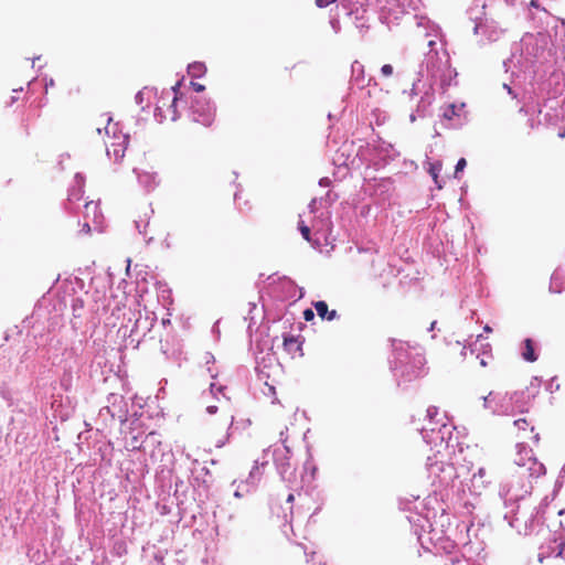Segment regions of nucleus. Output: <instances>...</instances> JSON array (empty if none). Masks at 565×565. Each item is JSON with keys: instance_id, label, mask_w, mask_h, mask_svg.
Segmentation results:
<instances>
[{"instance_id": "obj_1", "label": "nucleus", "mask_w": 565, "mask_h": 565, "mask_svg": "<svg viewBox=\"0 0 565 565\" xmlns=\"http://www.w3.org/2000/svg\"><path fill=\"white\" fill-rule=\"evenodd\" d=\"M545 473V467L532 456L523 461L515 460V466L510 476L501 483L499 495L503 500V519L509 526L519 534L531 535L534 531V510L529 512L525 505L526 497L532 491V477H540Z\"/></svg>"}, {"instance_id": "obj_2", "label": "nucleus", "mask_w": 565, "mask_h": 565, "mask_svg": "<svg viewBox=\"0 0 565 565\" xmlns=\"http://www.w3.org/2000/svg\"><path fill=\"white\" fill-rule=\"evenodd\" d=\"M418 499V497L414 500L403 499L399 501V508L411 512L406 518L420 546L427 551H431V547H434L436 552H446L449 555L447 562H449L450 565H461L465 563V561H461L459 556L454 553L457 544L449 539H444L438 535L439 533L433 527L430 510L427 508L426 503L423 501L419 502ZM446 564L448 565V563Z\"/></svg>"}, {"instance_id": "obj_3", "label": "nucleus", "mask_w": 565, "mask_h": 565, "mask_svg": "<svg viewBox=\"0 0 565 565\" xmlns=\"http://www.w3.org/2000/svg\"><path fill=\"white\" fill-rule=\"evenodd\" d=\"M552 40L546 32L525 33L512 47L511 56L503 62L505 72H526L536 63H545L552 56Z\"/></svg>"}, {"instance_id": "obj_4", "label": "nucleus", "mask_w": 565, "mask_h": 565, "mask_svg": "<svg viewBox=\"0 0 565 565\" xmlns=\"http://www.w3.org/2000/svg\"><path fill=\"white\" fill-rule=\"evenodd\" d=\"M390 341L392 355L388 363L398 386L426 374V360L420 347L411 345L408 342L396 339Z\"/></svg>"}, {"instance_id": "obj_5", "label": "nucleus", "mask_w": 565, "mask_h": 565, "mask_svg": "<svg viewBox=\"0 0 565 565\" xmlns=\"http://www.w3.org/2000/svg\"><path fill=\"white\" fill-rule=\"evenodd\" d=\"M437 42L435 40L428 41L429 51L425 55V60L422 64L420 74H423V66L426 67V73L430 77L433 84H439L443 92L455 84L457 72L450 65V57L446 49L440 44L438 50Z\"/></svg>"}, {"instance_id": "obj_6", "label": "nucleus", "mask_w": 565, "mask_h": 565, "mask_svg": "<svg viewBox=\"0 0 565 565\" xmlns=\"http://www.w3.org/2000/svg\"><path fill=\"white\" fill-rule=\"evenodd\" d=\"M350 266L359 273H366L374 278L383 276L387 265L376 244L356 245L347 249Z\"/></svg>"}, {"instance_id": "obj_7", "label": "nucleus", "mask_w": 565, "mask_h": 565, "mask_svg": "<svg viewBox=\"0 0 565 565\" xmlns=\"http://www.w3.org/2000/svg\"><path fill=\"white\" fill-rule=\"evenodd\" d=\"M469 19L475 23L473 33L480 36V42L492 43L498 41L507 31L501 25V20L508 13H498L491 15L490 9H481L480 11H473L472 4L467 10Z\"/></svg>"}, {"instance_id": "obj_8", "label": "nucleus", "mask_w": 565, "mask_h": 565, "mask_svg": "<svg viewBox=\"0 0 565 565\" xmlns=\"http://www.w3.org/2000/svg\"><path fill=\"white\" fill-rule=\"evenodd\" d=\"M523 397V393H500L490 392L487 396H483V407L489 409L493 415H505L513 416L516 412H523L520 402Z\"/></svg>"}, {"instance_id": "obj_9", "label": "nucleus", "mask_w": 565, "mask_h": 565, "mask_svg": "<svg viewBox=\"0 0 565 565\" xmlns=\"http://www.w3.org/2000/svg\"><path fill=\"white\" fill-rule=\"evenodd\" d=\"M132 320L134 322L131 326H121L119 332H121L124 337H127V345L130 344L137 348L147 333L151 331L156 317L153 313H146L142 316L140 311H130L128 321L131 322Z\"/></svg>"}, {"instance_id": "obj_10", "label": "nucleus", "mask_w": 565, "mask_h": 565, "mask_svg": "<svg viewBox=\"0 0 565 565\" xmlns=\"http://www.w3.org/2000/svg\"><path fill=\"white\" fill-rule=\"evenodd\" d=\"M456 427L448 423H443L440 427L436 428H422L420 434L424 441L431 448H436V452L440 454L441 450H455L458 445L457 437H454Z\"/></svg>"}, {"instance_id": "obj_11", "label": "nucleus", "mask_w": 565, "mask_h": 565, "mask_svg": "<svg viewBox=\"0 0 565 565\" xmlns=\"http://www.w3.org/2000/svg\"><path fill=\"white\" fill-rule=\"evenodd\" d=\"M557 105V100L550 99L548 103H545L543 106L540 104L524 105L523 107H521L520 111L529 116H532L535 113L537 114L536 119L533 117L529 119L531 122V127H534L535 122L537 125H555L559 118Z\"/></svg>"}, {"instance_id": "obj_12", "label": "nucleus", "mask_w": 565, "mask_h": 565, "mask_svg": "<svg viewBox=\"0 0 565 565\" xmlns=\"http://www.w3.org/2000/svg\"><path fill=\"white\" fill-rule=\"evenodd\" d=\"M274 462L276 469L284 482L289 488H292V483L296 481V469L290 463V449L288 446L276 448L273 452Z\"/></svg>"}, {"instance_id": "obj_13", "label": "nucleus", "mask_w": 565, "mask_h": 565, "mask_svg": "<svg viewBox=\"0 0 565 565\" xmlns=\"http://www.w3.org/2000/svg\"><path fill=\"white\" fill-rule=\"evenodd\" d=\"M190 116L193 121L209 127L214 121L215 106L209 99L203 97H195L191 103Z\"/></svg>"}, {"instance_id": "obj_14", "label": "nucleus", "mask_w": 565, "mask_h": 565, "mask_svg": "<svg viewBox=\"0 0 565 565\" xmlns=\"http://www.w3.org/2000/svg\"><path fill=\"white\" fill-rule=\"evenodd\" d=\"M107 403L108 405L100 408L99 417H104V412H107L111 419H118L120 423L127 422L128 407L124 396L111 393L107 397Z\"/></svg>"}, {"instance_id": "obj_15", "label": "nucleus", "mask_w": 565, "mask_h": 565, "mask_svg": "<svg viewBox=\"0 0 565 565\" xmlns=\"http://www.w3.org/2000/svg\"><path fill=\"white\" fill-rule=\"evenodd\" d=\"M515 0H475L472 2V12L481 9H490L491 15L498 13H511Z\"/></svg>"}, {"instance_id": "obj_16", "label": "nucleus", "mask_w": 565, "mask_h": 565, "mask_svg": "<svg viewBox=\"0 0 565 565\" xmlns=\"http://www.w3.org/2000/svg\"><path fill=\"white\" fill-rule=\"evenodd\" d=\"M443 457L441 452H435L433 456H428L427 458L426 470L433 484H436L441 471H444V468L447 465V461H445Z\"/></svg>"}, {"instance_id": "obj_17", "label": "nucleus", "mask_w": 565, "mask_h": 565, "mask_svg": "<svg viewBox=\"0 0 565 565\" xmlns=\"http://www.w3.org/2000/svg\"><path fill=\"white\" fill-rule=\"evenodd\" d=\"M370 81H366L365 73H364V66L359 61H354L351 64V78H350V87L349 89L351 92L354 90V88L363 89L369 85Z\"/></svg>"}, {"instance_id": "obj_18", "label": "nucleus", "mask_w": 565, "mask_h": 565, "mask_svg": "<svg viewBox=\"0 0 565 565\" xmlns=\"http://www.w3.org/2000/svg\"><path fill=\"white\" fill-rule=\"evenodd\" d=\"M85 301L81 297H73L71 300L72 315L71 324L73 330L77 331L83 327V318L85 316Z\"/></svg>"}, {"instance_id": "obj_19", "label": "nucleus", "mask_w": 565, "mask_h": 565, "mask_svg": "<svg viewBox=\"0 0 565 565\" xmlns=\"http://www.w3.org/2000/svg\"><path fill=\"white\" fill-rule=\"evenodd\" d=\"M373 151L376 156H379L382 160H394L399 156V153L395 150L394 146L387 141L382 140L379 138L373 145H372Z\"/></svg>"}, {"instance_id": "obj_20", "label": "nucleus", "mask_w": 565, "mask_h": 565, "mask_svg": "<svg viewBox=\"0 0 565 565\" xmlns=\"http://www.w3.org/2000/svg\"><path fill=\"white\" fill-rule=\"evenodd\" d=\"M84 218L89 220L93 223L94 230L102 232L103 214L99 210V205L96 202H87L84 205Z\"/></svg>"}, {"instance_id": "obj_21", "label": "nucleus", "mask_w": 565, "mask_h": 565, "mask_svg": "<svg viewBox=\"0 0 565 565\" xmlns=\"http://www.w3.org/2000/svg\"><path fill=\"white\" fill-rule=\"evenodd\" d=\"M134 172L137 175L139 184L147 191L154 190L159 184L158 175L156 172L139 171L136 168L134 169Z\"/></svg>"}, {"instance_id": "obj_22", "label": "nucleus", "mask_w": 565, "mask_h": 565, "mask_svg": "<svg viewBox=\"0 0 565 565\" xmlns=\"http://www.w3.org/2000/svg\"><path fill=\"white\" fill-rule=\"evenodd\" d=\"M434 102V93L430 90H426L417 105L416 113H412L409 116L411 121H415L416 116L418 117H425L427 115L428 108Z\"/></svg>"}, {"instance_id": "obj_23", "label": "nucleus", "mask_w": 565, "mask_h": 565, "mask_svg": "<svg viewBox=\"0 0 565 565\" xmlns=\"http://www.w3.org/2000/svg\"><path fill=\"white\" fill-rule=\"evenodd\" d=\"M457 468L454 466V463L447 462V465L444 468V471H441L440 477L438 478L436 484L440 488H447L454 484L455 480L458 478Z\"/></svg>"}, {"instance_id": "obj_24", "label": "nucleus", "mask_w": 565, "mask_h": 565, "mask_svg": "<svg viewBox=\"0 0 565 565\" xmlns=\"http://www.w3.org/2000/svg\"><path fill=\"white\" fill-rule=\"evenodd\" d=\"M85 175L77 172L74 177V183L68 189V201L77 202L84 194Z\"/></svg>"}, {"instance_id": "obj_25", "label": "nucleus", "mask_w": 565, "mask_h": 565, "mask_svg": "<svg viewBox=\"0 0 565 565\" xmlns=\"http://www.w3.org/2000/svg\"><path fill=\"white\" fill-rule=\"evenodd\" d=\"M376 3L383 12L392 14L395 19L405 12V7L399 0H376Z\"/></svg>"}, {"instance_id": "obj_26", "label": "nucleus", "mask_w": 565, "mask_h": 565, "mask_svg": "<svg viewBox=\"0 0 565 565\" xmlns=\"http://www.w3.org/2000/svg\"><path fill=\"white\" fill-rule=\"evenodd\" d=\"M282 286L287 289V299L291 301H297L301 299L305 295V290L301 287H298L294 280L289 278H284Z\"/></svg>"}, {"instance_id": "obj_27", "label": "nucleus", "mask_w": 565, "mask_h": 565, "mask_svg": "<svg viewBox=\"0 0 565 565\" xmlns=\"http://www.w3.org/2000/svg\"><path fill=\"white\" fill-rule=\"evenodd\" d=\"M128 138H129L128 135H124L121 142H118V143L113 142L111 143L113 150H110V148L107 147V156L109 158L113 157L116 162L120 161L125 157Z\"/></svg>"}, {"instance_id": "obj_28", "label": "nucleus", "mask_w": 565, "mask_h": 565, "mask_svg": "<svg viewBox=\"0 0 565 565\" xmlns=\"http://www.w3.org/2000/svg\"><path fill=\"white\" fill-rule=\"evenodd\" d=\"M565 289V277L561 268L554 270L551 276L550 291L561 294Z\"/></svg>"}, {"instance_id": "obj_29", "label": "nucleus", "mask_w": 565, "mask_h": 565, "mask_svg": "<svg viewBox=\"0 0 565 565\" xmlns=\"http://www.w3.org/2000/svg\"><path fill=\"white\" fill-rule=\"evenodd\" d=\"M490 482L491 481L487 479V470L484 468H479L471 478V486L476 492L486 489Z\"/></svg>"}, {"instance_id": "obj_30", "label": "nucleus", "mask_w": 565, "mask_h": 565, "mask_svg": "<svg viewBox=\"0 0 565 565\" xmlns=\"http://www.w3.org/2000/svg\"><path fill=\"white\" fill-rule=\"evenodd\" d=\"M313 307L318 313V316L322 319H326L328 321H332L338 318L337 310H329L328 303L323 300L316 301L313 303Z\"/></svg>"}, {"instance_id": "obj_31", "label": "nucleus", "mask_w": 565, "mask_h": 565, "mask_svg": "<svg viewBox=\"0 0 565 565\" xmlns=\"http://www.w3.org/2000/svg\"><path fill=\"white\" fill-rule=\"evenodd\" d=\"M341 3L345 9H348L347 13L349 15L354 14L356 20L363 19V13L365 12V10L363 9V6H364L363 1H359V0L355 1L354 3H352V7H351L350 0H342Z\"/></svg>"}, {"instance_id": "obj_32", "label": "nucleus", "mask_w": 565, "mask_h": 565, "mask_svg": "<svg viewBox=\"0 0 565 565\" xmlns=\"http://www.w3.org/2000/svg\"><path fill=\"white\" fill-rule=\"evenodd\" d=\"M521 355L527 362H535L537 360L534 342L531 339L527 338L523 341Z\"/></svg>"}, {"instance_id": "obj_33", "label": "nucleus", "mask_w": 565, "mask_h": 565, "mask_svg": "<svg viewBox=\"0 0 565 565\" xmlns=\"http://www.w3.org/2000/svg\"><path fill=\"white\" fill-rule=\"evenodd\" d=\"M284 347L288 353L295 354L297 352H301L302 342L297 337H292V335L285 337L284 338Z\"/></svg>"}, {"instance_id": "obj_34", "label": "nucleus", "mask_w": 565, "mask_h": 565, "mask_svg": "<svg viewBox=\"0 0 565 565\" xmlns=\"http://www.w3.org/2000/svg\"><path fill=\"white\" fill-rule=\"evenodd\" d=\"M438 408L436 406H429L427 408L426 414V425L423 428H438L443 423L440 420L436 419V416L438 415Z\"/></svg>"}, {"instance_id": "obj_35", "label": "nucleus", "mask_w": 565, "mask_h": 565, "mask_svg": "<svg viewBox=\"0 0 565 565\" xmlns=\"http://www.w3.org/2000/svg\"><path fill=\"white\" fill-rule=\"evenodd\" d=\"M259 478H260V471H259L258 461H255L254 467L249 471L248 478L244 482H242V484H245L247 487L246 491H249V488H254L256 486V483L258 482Z\"/></svg>"}, {"instance_id": "obj_36", "label": "nucleus", "mask_w": 565, "mask_h": 565, "mask_svg": "<svg viewBox=\"0 0 565 565\" xmlns=\"http://www.w3.org/2000/svg\"><path fill=\"white\" fill-rule=\"evenodd\" d=\"M206 72V67L204 63L202 62H193L188 65V74L192 78H200L202 77Z\"/></svg>"}, {"instance_id": "obj_37", "label": "nucleus", "mask_w": 565, "mask_h": 565, "mask_svg": "<svg viewBox=\"0 0 565 565\" xmlns=\"http://www.w3.org/2000/svg\"><path fill=\"white\" fill-rule=\"evenodd\" d=\"M181 83L178 82L174 86H172V92H173V98H172V102L169 106V110H171L172 113V116H171V120L172 121H175L178 118H179V114L177 111V102L179 100V93H178V89L180 87Z\"/></svg>"}, {"instance_id": "obj_38", "label": "nucleus", "mask_w": 565, "mask_h": 565, "mask_svg": "<svg viewBox=\"0 0 565 565\" xmlns=\"http://www.w3.org/2000/svg\"><path fill=\"white\" fill-rule=\"evenodd\" d=\"M463 106V104L460 107L455 104L447 105L443 111V118L451 120L454 117L459 116V110H461Z\"/></svg>"}, {"instance_id": "obj_39", "label": "nucleus", "mask_w": 565, "mask_h": 565, "mask_svg": "<svg viewBox=\"0 0 565 565\" xmlns=\"http://www.w3.org/2000/svg\"><path fill=\"white\" fill-rule=\"evenodd\" d=\"M257 309V305L255 302H249V311H248V315L245 317V320H248V326H247V332L249 334H252V331H253V326L256 323V319H255V316L253 315V312Z\"/></svg>"}, {"instance_id": "obj_40", "label": "nucleus", "mask_w": 565, "mask_h": 565, "mask_svg": "<svg viewBox=\"0 0 565 565\" xmlns=\"http://www.w3.org/2000/svg\"><path fill=\"white\" fill-rule=\"evenodd\" d=\"M443 164L440 161L429 163L428 173L434 179L435 183L438 184V175L441 171Z\"/></svg>"}, {"instance_id": "obj_41", "label": "nucleus", "mask_w": 565, "mask_h": 565, "mask_svg": "<svg viewBox=\"0 0 565 565\" xmlns=\"http://www.w3.org/2000/svg\"><path fill=\"white\" fill-rule=\"evenodd\" d=\"M148 224H149L148 220L135 221V226H136L138 233L140 235H142L143 237H146V228H147ZM145 239L149 244L152 241V237L145 238Z\"/></svg>"}, {"instance_id": "obj_42", "label": "nucleus", "mask_w": 565, "mask_h": 565, "mask_svg": "<svg viewBox=\"0 0 565 565\" xmlns=\"http://www.w3.org/2000/svg\"><path fill=\"white\" fill-rule=\"evenodd\" d=\"M298 230L299 232L301 233L302 237L307 241V242H311V237H310V227L308 225L305 224V222L302 220H300L298 222Z\"/></svg>"}, {"instance_id": "obj_43", "label": "nucleus", "mask_w": 565, "mask_h": 565, "mask_svg": "<svg viewBox=\"0 0 565 565\" xmlns=\"http://www.w3.org/2000/svg\"><path fill=\"white\" fill-rule=\"evenodd\" d=\"M118 124L111 125V118L108 117L107 126L105 127V131L107 135L113 134L114 138H117Z\"/></svg>"}, {"instance_id": "obj_44", "label": "nucleus", "mask_w": 565, "mask_h": 565, "mask_svg": "<svg viewBox=\"0 0 565 565\" xmlns=\"http://www.w3.org/2000/svg\"><path fill=\"white\" fill-rule=\"evenodd\" d=\"M322 203H323V199H322V198H319V199H318V198H313V199L310 201L309 205H308L309 212H310L311 214H316V213L318 212V207H317V205H318V204L322 205Z\"/></svg>"}, {"instance_id": "obj_45", "label": "nucleus", "mask_w": 565, "mask_h": 565, "mask_svg": "<svg viewBox=\"0 0 565 565\" xmlns=\"http://www.w3.org/2000/svg\"><path fill=\"white\" fill-rule=\"evenodd\" d=\"M414 19H416V24L418 29H425L427 30V25L430 23L429 19L426 17H417L415 15Z\"/></svg>"}, {"instance_id": "obj_46", "label": "nucleus", "mask_w": 565, "mask_h": 565, "mask_svg": "<svg viewBox=\"0 0 565 565\" xmlns=\"http://www.w3.org/2000/svg\"><path fill=\"white\" fill-rule=\"evenodd\" d=\"M303 468H305L306 471L308 469H311V475L310 476H308V475L302 476V481L305 482L306 480L310 481L311 479H313V476H315V472H316V467L311 466V463L308 461V462L305 463Z\"/></svg>"}, {"instance_id": "obj_47", "label": "nucleus", "mask_w": 565, "mask_h": 565, "mask_svg": "<svg viewBox=\"0 0 565 565\" xmlns=\"http://www.w3.org/2000/svg\"><path fill=\"white\" fill-rule=\"evenodd\" d=\"M467 166V161L465 158H460L457 163H456V167H455V178L458 177V173L463 171V169L466 168Z\"/></svg>"}, {"instance_id": "obj_48", "label": "nucleus", "mask_w": 565, "mask_h": 565, "mask_svg": "<svg viewBox=\"0 0 565 565\" xmlns=\"http://www.w3.org/2000/svg\"><path fill=\"white\" fill-rule=\"evenodd\" d=\"M322 199L323 203H326L327 206H329L338 199V195L332 193L331 191H328L326 196H323Z\"/></svg>"}, {"instance_id": "obj_49", "label": "nucleus", "mask_w": 565, "mask_h": 565, "mask_svg": "<svg viewBox=\"0 0 565 565\" xmlns=\"http://www.w3.org/2000/svg\"><path fill=\"white\" fill-rule=\"evenodd\" d=\"M381 74L384 76V77H388L393 74V66L391 64H384L382 67H381Z\"/></svg>"}, {"instance_id": "obj_50", "label": "nucleus", "mask_w": 565, "mask_h": 565, "mask_svg": "<svg viewBox=\"0 0 565 565\" xmlns=\"http://www.w3.org/2000/svg\"><path fill=\"white\" fill-rule=\"evenodd\" d=\"M154 118L158 122H162L166 119V116L162 113L161 106H157L154 109Z\"/></svg>"}, {"instance_id": "obj_51", "label": "nucleus", "mask_w": 565, "mask_h": 565, "mask_svg": "<svg viewBox=\"0 0 565 565\" xmlns=\"http://www.w3.org/2000/svg\"><path fill=\"white\" fill-rule=\"evenodd\" d=\"M135 100H136V104L140 105L141 106V109L145 110V106H142L143 104V100H145V92L143 90H139L136 96H135Z\"/></svg>"}, {"instance_id": "obj_52", "label": "nucleus", "mask_w": 565, "mask_h": 565, "mask_svg": "<svg viewBox=\"0 0 565 565\" xmlns=\"http://www.w3.org/2000/svg\"><path fill=\"white\" fill-rule=\"evenodd\" d=\"M559 388V385L556 383V380L553 377L550 380V382L546 385V390L553 393L554 391H557Z\"/></svg>"}, {"instance_id": "obj_53", "label": "nucleus", "mask_w": 565, "mask_h": 565, "mask_svg": "<svg viewBox=\"0 0 565 565\" xmlns=\"http://www.w3.org/2000/svg\"><path fill=\"white\" fill-rule=\"evenodd\" d=\"M266 390L264 391V394L267 396H275L276 395V388L273 385H269L268 383H265Z\"/></svg>"}, {"instance_id": "obj_54", "label": "nucleus", "mask_w": 565, "mask_h": 565, "mask_svg": "<svg viewBox=\"0 0 565 565\" xmlns=\"http://www.w3.org/2000/svg\"><path fill=\"white\" fill-rule=\"evenodd\" d=\"M90 231H92L90 222H89V220H85V222L82 225L81 233L88 234V233H90Z\"/></svg>"}, {"instance_id": "obj_55", "label": "nucleus", "mask_w": 565, "mask_h": 565, "mask_svg": "<svg viewBox=\"0 0 565 565\" xmlns=\"http://www.w3.org/2000/svg\"><path fill=\"white\" fill-rule=\"evenodd\" d=\"M303 318H305L306 321L312 320L315 318L313 311L311 309H306L303 311Z\"/></svg>"}, {"instance_id": "obj_56", "label": "nucleus", "mask_w": 565, "mask_h": 565, "mask_svg": "<svg viewBox=\"0 0 565 565\" xmlns=\"http://www.w3.org/2000/svg\"><path fill=\"white\" fill-rule=\"evenodd\" d=\"M514 425L520 429H524L525 426L527 425V422L525 418H520L514 422Z\"/></svg>"}, {"instance_id": "obj_57", "label": "nucleus", "mask_w": 565, "mask_h": 565, "mask_svg": "<svg viewBox=\"0 0 565 565\" xmlns=\"http://www.w3.org/2000/svg\"><path fill=\"white\" fill-rule=\"evenodd\" d=\"M226 387L225 386H216V384L212 383L210 385V391L212 394H215V390L218 392V393H223V391L225 390Z\"/></svg>"}, {"instance_id": "obj_58", "label": "nucleus", "mask_w": 565, "mask_h": 565, "mask_svg": "<svg viewBox=\"0 0 565 565\" xmlns=\"http://www.w3.org/2000/svg\"><path fill=\"white\" fill-rule=\"evenodd\" d=\"M319 185L322 186V188H328V186L331 185V180L329 178H327V177L321 178L319 180Z\"/></svg>"}, {"instance_id": "obj_59", "label": "nucleus", "mask_w": 565, "mask_h": 565, "mask_svg": "<svg viewBox=\"0 0 565 565\" xmlns=\"http://www.w3.org/2000/svg\"><path fill=\"white\" fill-rule=\"evenodd\" d=\"M191 86L193 87V89L195 92H203L205 89L204 85L200 84V83H196V82H191Z\"/></svg>"}, {"instance_id": "obj_60", "label": "nucleus", "mask_w": 565, "mask_h": 565, "mask_svg": "<svg viewBox=\"0 0 565 565\" xmlns=\"http://www.w3.org/2000/svg\"><path fill=\"white\" fill-rule=\"evenodd\" d=\"M503 88L508 92L509 95L512 96V98H516L518 97L516 93L513 90V88L510 85L504 83L503 84Z\"/></svg>"}, {"instance_id": "obj_61", "label": "nucleus", "mask_w": 565, "mask_h": 565, "mask_svg": "<svg viewBox=\"0 0 565 565\" xmlns=\"http://www.w3.org/2000/svg\"><path fill=\"white\" fill-rule=\"evenodd\" d=\"M330 24H331V28L333 29V31H334L335 33H338V32L340 31V23H339V21H338V20L332 19V20L330 21Z\"/></svg>"}, {"instance_id": "obj_62", "label": "nucleus", "mask_w": 565, "mask_h": 565, "mask_svg": "<svg viewBox=\"0 0 565 565\" xmlns=\"http://www.w3.org/2000/svg\"><path fill=\"white\" fill-rule=\"evenodd\" d=\"M204 359L206 364L213 363L215 361L214 355L210 352L205 353Z\"/></svg>"}, {"instance_id": "obj_63", "label": "nucleus", "mask_w": 565, "mask_h": 565, "mask_svg": "<svg viewBox=\"0 0 565 565\" xmlns=\"http://www.w3.org/2000/svg\"><path fill=\"white\" fill-rule=\"evenodd\" d=\"M53 86H54V79L53 78L46 79L45 81V93L47 92V89L50 87H53Z\"/></svg>"}, {"instance_id": "obj_64", "label": "nucleus", "mask_w": 565, "mask_h": 565, "mask_svg": "<svg viewBox=\"0 0 565 565\" xmlns=\"http://www.w3.org/2000/svg\"><path fill=\"white\" fill-rule=\"evenodd\" d=\"M418 94V83H414L413 87L411 89V95H417Z\"/></svg>"}]
</instances>
